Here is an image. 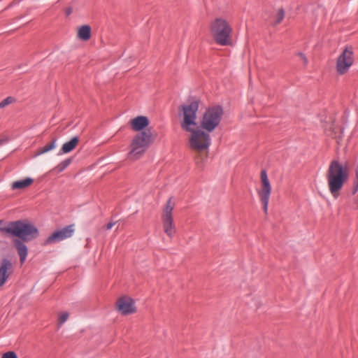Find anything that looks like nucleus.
Returning a JSON list of instances; mask_svg holds the SVG:
<instances>
[{
	"label": "nucleus",
	"instance_id": "f257e3e1",
	"mask_svg": "<svg viewBox=\"0 0 358 358\" xmlns=\"http://www.w3.org/2000/svg\"><path fill=\"white\" fill-rule=\"evenodd\" d=\"M0 231L17 237L13 240V245L23 264L28 255V248L24 242L36 239L39 231L37 227L28 220H18L12 222H4L0 220Z\"/></svg>",
	"mask_w": 358,
	"mask_h": 358
},
{
	"label": "nucleus",
	"instance_id": "f03ea898",
	"mask_svg": "<svg viewBox=\"0 0 358 358\" xmlns=\"http://www.w3.org/2000/svg\"><path fill=\"white\" fill-rule=\"evenodd\" d=\"M199 107V101L193 100L182 105V120L180 126L186 131L191 132L189 147L199 151L208 149L211 144V138L208 132L205 130L195 129L198 127L196 113Z\"/></svg>",
	"mask_w": 358,
	"mask_h": 358
},
{
	"label": "nucleus",
	"instance_id": "7ed1b4c3",
	"mask_svg": "<svg viewBox=\"0 0 358 358\" xmlns=\"http://www.w3.org/2000/svg\"><path fill=\"white\" fill-rule=\"evenodd\" d=\"M349 178V169L346 164L338 160H332L326 173V179L328 189L334 199H337L340 194L344 184Z\"/></svg>",
	"mask_w": 358,
	"mask_h": 358
},
{
	"label": "nucleus",
	"instance_id": "20e7f679",
	"mask_svg": "<svg viewBox=\"0 0 358 358\" xmlns=\"http://www.w3.org/2000/svg\"><path fill=\"white\" fill-rule=\"evenodd\" d=\"M224 115V110L220 105L208 107L204 112L199 124L202 129L212 132L220 123Z\"/></svg>",
	"mask_w": 358,
	"mask_h": 358
},
{
	"label": "nucleus",
	"instance_id": "39448f33",
	"mask_svg": "<svg viewBox=\"0 0 358 358\" xmlns=\"http://www.w3.org/2000/svg\"><path fill=\"white\" fill-rule=\"evenodd\" d=\"M152 142L153 136L150 129H145L138 133L131 143L129 157L134 159H138Z\"/></svg>",
	"mask_w": 358,
	"mask_h": 358
},
{
	"label": "nucleus",
	"instance_id": "423d86ee",
	"mask_svg": "<svg viewBox=\"0 0 358 358\" xmlns=\"http://www.w3.org/2000/svg\"><path fill=\"white\" fill-rule=\"evenodd\" d=\"M211 34L215 43L220 45L230 44V35L232 29L229 23L222 18H217L210 26Z\"/></svg>",
	"mask_w": 358,
	"mask_h": 358
},
{
	"label": "nucleus",
	"instance_id": "0eeeda50",
	"mask_svg": "<svg viewBox=\"0 0 358 358\" xmlns=\"http://www.w3.org/2000/svg\"><path fill=\"white\" fill-rule=\"evenodd\" d=\"M174 208V203H172V198H169L164 208L162 214V222L164 232L170 237H173L176 233V229L173 225V219L172 212Z\"/></svg>",
	"mask_w": 358,
	"mask_h": 358
},
{
	"label": "nucleus",
	"instance_id": "6e6552de",
	"mask_svg": "<svg viewBox=\"0 0 358 358\" xmlns=\"http://www.w3.org/2000/svg\"><path fill=\"white\" fill-rule=\"evenodd\" d=\"M353 50L352 48H346L339 55L336 61V71L338 74L343 75L348 71L354 63Z\"/></svg>",
	"mask_w": 358,
	"mask_h": 358
},
{
	"label": "nucleus",
	"instance_id": "1a4fd4ad",
	"mask_svg": "<svg viewBox=\"0 0 358 358\" xmlns=\"http://www.w3.org/2000/svg\"><path fill=\"white\" fill-rule=\"evenodd\" d=\"M261 180L262 187L261 189L258 192V194L263 204L264 211L266 213L268 210L270 194L271 192V186L268 180L266 170H262L261 171Z\"/></svg>",
	"mask_w": 358,
	"mask_h": 358
},
{
	"label": "nucleus",
	"instance_id": "9d476101",
	"mask_svg": "<svg viewBox=\"0 0 358 358\" xmlns=\"http://www.w3.org/2000/svg\"><path fill=\"white\" fill-rule=\"evenodd\" d=\"M74 226L71 224L64 227L62 229L55 231L43 242L44 245L58 243L73 236L74 233Z\"/></svg>",
	"mask_w": 358,
	"mask_h": 358
},
{
	"label": "nucleus",
	"instance_id": "9b49d317",
	"mask_svg": "<svg viewBox=\"0 0 358 358\" xmlns=\"http://www.w3.org/2000/svg\"><path fill=\"white\" fill-rule=\"evenodd\" d=\"M118 310L124 315L136 312L134 301L131 298L122 297L116 303Z\"/></svg>",
	"mask_w": 358,
	"mask_h": 358
},
{
	"label": "nucleus",
	"instance_id": "f8f14e48",
	"mask_svg": "<svg viewBox=\"0 0 358 358\" xmlns=\"http://www.w3.org/2000/svg\"><path fill=\"white\" fill-rule=\"evenodd\" d=\"M13 270L11 261L8 258L2 259L0 262V287L6 283L9 275L13 273Z\"/></svg>",
	"mask_w": 358,
	"mask_h": 358
},
{
	"label": "nucleus",
	"instance_id": "ddd939ff",
	"mask_svg": "<svg viewBox=\"0 0 358 358\" xmlns=\"http://www.w3.org/2000/svg\"><path fill=\"white\" fill-rule=\"evenodd\" d=\"M149 124V120L145 116H138L131 120V126L133 130L143 131Z\"/></svg>",
	"mask_w": 358,
	"mask_h": 358
},
{
	"label": "nucleus",
	"instance_id": "4468645a",
	"mask_svg": "<svg viewBox=\"0 0 358 358\" xmlns=\"http://www.w3.org/2000/svg\"><path fill=\"white\" fill-rule=\"evenodd\" d=\"M78 142L79 138L78 136L73 137L70 141L63 144L62 149L59 152L58 155H62L71 152L76 147Z\"/></svg>",
	"mask_w": 358,
	"mask_h": 358
},
{
	"label": "nucleus",
	"instance_id": "2eb2a0df",
	"mask_svg": "<svg viewBox=\"0 0 358 358\" xmlns=\"http://www.w3.org/2000/svg\"><path fill=\"white\" fill-rule=\"evenodd\" d=\"M33 182V179L27 178L21 180H17L12 183L11 187L13 189H22L29 186Z\"/></svg>",
	"mask_w": 358,
	"mask_h": 358
},
{
	"label": "nucleus",
	"instance_id": "dca6fc26",
	"mask_svg": "<svg viewBox=\"0 0 358 358\" xmlns=\"http://www.w3.org/2000/svg\"><path fill=\"white\" fill-rule=\"evenodd\" d=\"M56 141H57V139L56 138H53L52 141L45 145V146L42 147V148H38L36 153L34 154V157H37L41 155H43L52 150H53L55 147H56Z\"/></svg>",
	"mask_w": 358,
	"mask_h": 358
},
{
	"label": "nucleus",
	"instance_id": "f3484780",
	"mask_svg": "<svg viewBox=\"0 0 358 358\" xmlns=\"http://www.w3.org/2000/svg\"><path fill=\"white\" fill-rule=\"evenodd\" d=\"M91 36V27L89 25H83L78 30V37L83 40L87 41Z\"/></svg>",
	"mask_w": 358,
	"mask_h": 358
},
{
	"label": "nucleus",
	"instance_id": "a211bd4d",
	"mask_svg": "<svg viewBox=\"0 0 358 358\" xmlns=\"http://www.w3.org/2000/svg\"><path fill=\"white\" fill-rule=\"evenodd\" d=\"M71 163V158L66 159L65 160H64L62 162H60L58 165H57L55 167V170L57 173H61L64 170H65L70 165Z\"/></svg>",
	"mask_w": 358,
	"mask_h": 358
},
{
	"label": "nucleus",
	"instance_id": "6ab92c4d",
	"mask_svg": "<svg viewBox=\"0 0 358 358\" xmlns=\"http://www.w3.org/2000/svg\"><path fill=\"white\" fill-rule=\"evenodd\" d=\"M284 17H285V11H284V10L282 8H280V9L278 10V11L277 13L274 24H280L282 21Z\"/></svg>",
	"mask_w": 358,
	"mask_h": 358
},
{
	"label": "nucleus",
	"instance_id": "aec40b11",
	"mask_svg": "<svg viewBox=\"0 0 358 358\" xmlns=\"http://www.w3.org/2000/svg\"><path fill=\"white\" fill-rule=\"evenodd\" d=\"M15 101L13 96H8L0 102V108H3Z\"/></svg>",
	"mask_w": 358,
	"mask_h": 358
},
{
	"label": "nucleus",
	"instance_id": "412c9836",
	"mask_svg": "<svg viewBox=\"0 0 358 358\" xmlns=\"http://www.w3.org/2000/svg\"><path fill=\"white\" fill-rule=\"evenodd\" d=\"M69 318V313L66 312L62 313L59 317V324L62 325Z\"/></svg>",
	"mask_w": 358,
	"mask_h": 358
},
{
	"label": "nucleus",
	"instance_id": "4be33fe9",
	"mask_svg": "<svg viewBox=\"0 0 358 358\" xmlns=\"http://www.w3.org/2000/svg\"><path fill=\"white\" fill-rule=\"evenodd\" d=\"M2 358H17V357L15 352L10 351L4 353Z\"/></svg>",
	"mask_w": 358,
	"mask_h": 358
},
{
	"label": "nucleus",
	"instance_id": "5701e85b",
	"mask_svg": "<svg viewBox=\"0 0 358 358\" xmlns=\"http://www.w3.org/2000/svg\"><path fill=\"white\" fill-rule=\"evenodd\" d=\"M358 191V164L356 168V184L352 189V194L357 193Z\"/></svg>",
	"mask_w": 358,
	"mask_h": 358
},
{
	"label": "nucleus",
	"instance_id": "b1692460",
	"mask_svg": "<svg viewBox=\"0 0 358 358\" xmlns=\"http://www.w3.org/2000/svg\"><path fill=\"white\" fill-rule=\"evenodd\" d=\"M299 55L301 58V59L303 61L304 64H307L308 59H307L306 57L305 56V55L303 53H302V52H299Z\"/></svg>",
	"mask_w": 358,
	"mask_h": 358
},
{
	"label": "nucleus",
	"instance_id": "393cba45",
	"mask_svg": "<svg viewBox=\"0 0 358 358\" xmlns=\"http://www.w3.org/2000/svg\"><path fill=\"white\" fill-rule=\"evenodd\" d=\"M115 224V222H109L106 224V229L109 230Z\"/></svg>",
	"mask_w": 358,
	"mask_h": 358
},
{
	"label": "nucleus",
	"instance_id": "a878e982",
	"mask_svg": "<svg viewBox=\"0 0 358 358\" xmlns=\"http://www.w3.org/2000/svg\"><path fill=\"white\" fill-rule=\"evenodd\" d=\"M8 140L7 139H0V145L7 143Z\"/></svg>",
	"mask_w": 358,
	"mask_h": 358
},
{
	"label": "nucleus",
	"instance_id": "bb28decb",
	"mask_svg": "<svg viewBox=\"0 0 358 358\" xmlns=\"http://www.w3.org/2000/svg\"><path fill=\"white\" fill-rule=\"evenodd\" d=\"M71 13V9H68V10H67V15H69Z\"/></svg>",
	"mask_w": 358,
	"mask_h": 358
}]
</instances>
